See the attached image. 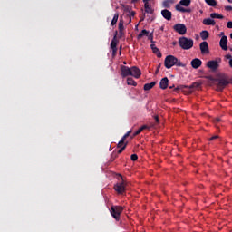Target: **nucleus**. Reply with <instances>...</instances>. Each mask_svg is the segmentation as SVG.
Segmentation results:
<instances>
[{"instance_id":"obj_1","label":"nucleus","mask_w":232,"mask_h":232,"mask_svg":"<svg viewBox=\"0 0 232 232\" xmlns=\"http://www.w3.org/2000/svg\"><path fill=\"white\" fill-rule=\"evenodd\" d=\"M165 68H173V66H184L182 62L179 61V59L173 55H169L165 58Z\"/></svg>"},{"instance_id":"obj_2","label":"nucleus","mask_w":232,"mask_h":232,"mask_svg":"<svg viewBox=\"0 0 232 232\" xmlns=\"http://www.w3.org/2000/svg\"><path fill=\"white\" fill-rule=\"evenodd\" d=\"M179 44L182 50H191V48H193V39L181 37L179 40Z\"/></svg>"},{"instance_id":"obj_3","label":"nucleus","mask_w":232,"mask_h":232,"mask_svg":"<svg viewBox=\"0 0 232 232\" xmlns=\"http://www.w3.org/2000/svg\"><path fill=\"white\" fill-rule=\"evenodd\" d=\"M124 208L121 206H111V214L115 220H121V213H122Z\"/></svg>"},{"instance_id":"obj_4","label":"nucleus","mask_w":232,"mask_h":232,"mask_svg":"<svg viewBox=\"0 0 232 232\" xmlns=\"http://www.w3.org/2000/svg\"><path fill=\"white\" fill-rule=\"evenodd\" d=\"M121 180L114 185V189L119 195H122L126 191V181L122 179V176H121Z\"/></svg>"},{"instance_id":"obj_5","label":"nucleus","mask_w":232,"mask_h":232,"mask_svg":"<svg viewBox=\"0 0 232 232\" xmlns=\"http://www.w3.org/2000/svg\"><path fill=\"white\" fill-rule=\"evenodd\" d=\"M173 28H174L175 32L179 34V35H185V34L188 32V28L186 27V25L184 24H177L174 25Z\"/></svg>"},{"instance_id":"obj_6","label":"nucleus","mask_w":232,"mask_h":232,"mask_svg":"<svg viewBox=\"0 0 232 232\" xmlns=\"http://www.w3.org/2000/svg\"><path fill=\"white\" fill-rule=\"evenodd\" d=\"M218 63H220V59L219 61H217V60L208 61L207 63V67L209 68L210 70H213V72H215L216 70H218Z\"/></svg>"},{"instance_id":"obj_7","label":"nucleus","mask_w":232,"mask_h":232,"mask_svg":"<svg viewBox=\"0 0 232 232\" xmlns=\"http://www.w3.org/2000/svg\"><path fill=\"white\" fill-rule=\"evenodd\" d=\"M219 46L224 52H227V36L223 35L219 41Z\"/></svg>"},{"instance_id":"obj_8","label":"nucleus","mask_w":232,"mask_h":232,"mask_svg":"<svg viewBox=\"0 0 232 232\" xmlns=\"http://www.w3.org/2000/svg\"><path fill=\"white\" fill-rule=\"evenodd\" d=\"M141 72H140V69L138 67H130V76L131 77H135V79H139V77H140Z\"/></svg>"},{"instance_id":"obj_9","label":"nucleus","mask_w":232,"mask_h":232,"mask_svg":"<svg viewBox=\"0 0 232 232\" xmlns=\"http://www.w3.org/2000/svg\"><path fill=\"white\" fill-rule=\"evenodd\" d=\"M117 44H119V40H117V36H114L111 43V48L112 50V55L117 54Z\"/></svg>"},{"instance_id":"obj_10","label":"nucleus","mask_w":232,"mask_h":232,"mask_svg":"<svg viewBox=\"0 0 232 232\" xmlns=\"http://www.w3.org/2000/svg\"><path fill=\"white\" fill-rule=\"evenodd\" d=\"M190 64L192 68H194V70H198V68H200L202 66V60L195 58L191 61Z\"/></svg>"},{"instance_id":"obj_11","label":"nucleus","mask_w":232,"mask_h":232,"mask_svg":"<svg viewBox=\"0 0 232 232\" xmlns=\"http://www.w3.org/2000/svg\"><path fill=\"white\" fill-rule=\"evenodd\" d=\"M121 72L122 77H128L130 75L131 76V68L128 66H121Z\"/></svg>"},{"instance_id":"obj_12","label":"nucleus","mask_w":232,"mask_h":232,"mask_svg":"<svg viewBox=\"0 0 232 232\" xmlns=\"http://www.w3.org/2000/svg\"><path fill=\"white\" fill-rule=\"evenodd\" d=\"M200 52L203 54L209 53V46L208 45V42H202L199 45Z\"/></svg>"},{"instance_id":"obj_13","label":"nucleus","mask_w":232,"mask_h":232,"mask_svg":"<svg viewBox=\"0 0 232 232\" xmlns=\"http://www.w3.org/2000/svg\"><path fill=\"white\" fill-rule=\"evenodd\" d=\"M229 84V82L226 79H221L219 80V82L218 84V90L219 92H222L223 88H226V86H227Z\"/></svg>"},{"instance_id":"obj_14","label":"nucleus","mask_w":232,"mask_h":232,"mask_svg":"<svg viewBox=\"0 0 232 232\" xmlns=\"http://www.w3.org/2000/svg\"><path fill=\"white\" fill-rule=\"evenodd\" d=\"M169 83V80L168 79V77H164L160 82V87L161 88V90H166V88H168Z\"/></svg>"},{"instance_id":"obj_15","label":"nucleus","mask_w":232,"mask_h":232,"mask_svg":"<svg viewBox=\"0 0 232 232\" xmlns=\"http://www.w3.org/2000/svg\"><path fill=\"white\" fill-rule=\"evenodd\" d=\"M161 15L166 19L167 21H171V12L168 9H164L161 11Z\"/></svg>"},{"instance_id":"obj_16","label":"nucleus","mask_w":232,"mask_h":232,"mask_svg":"<svg viewBox=\"0 0 232 232\" xmlns=\"http://www.w3.org/2000/svg\"><path fill=\"white\" fill-rule=\"evenodd\" d=\"M203 24H205V26H215L216 23L215 20L211 18H205L203 20Z\"/></svg>"},{"instance_id":"obj_17","label":"nucleus","mask_w":232,"mask_h":232,"mask_svg":"<svg viewBox=\"0 0 232 232\" xmlns=\"http://www.w3.org/2000/svg\"><path fill=\"white\" fill-rule=\"evenodd\" d=\"M150 48H151L153 53L157 54V57H162V53H160V50H159V48H157V45L152 44H150Z\"/></svg>"},{"instance_id":"obj_18","label":"nucleus","mask_w":232,"mask_h":232,"mask_svg":"<svg viewBox=\"0 0 232 232\" xmlns=\"http://www.w3.org/2000/svg\"><path fill=\"white\" fill-rule=\"evenodd\" d=\"M150 35V31L143 29L139 34L138 39H142L143 37H148Z\"/></svg>"},{"instance_id":"obj_19","label":"nucleus","mask_w":232,"mask_h":232,"mask_svg":"<svg viewBox=\"0 0 232 232\" xmlns=\"http://www.w3.org/2000/svg\"><path fill=\"white\" fill-rule=\"evenodd\" d=\"M175 3L173 0H165L163 1L164 8H171V5Z\"/></svg>"},{"instance_id":"obj_20","label":"nucleus","mask_w":232,"mask_h":232,"mask_svg":"<svg viewBox=\"0 0 232 232\" xmlns=\"http://www.w3.org/2000/svg\"><path fill=\"white\" fill-rule=\"evenodd\" d=\"M146 14H153V8L150 5V3L144 4Z\"/></svg>"},{"instance_id":"obj_21","label":"nucleus","mask_w":232,"mask_h":232,"mask_svg":"<svg viewBox=\"0 0 232 232\" xmlns=\"http://www.w3.org/2000/svg\"><path fill=\"white\" fill-rule=\"evenodd\" d=\"M155 84H157L156 82H151L150 83H146L143 88L146 92H148L149 90H151V88H153Z\"/></svg>"},{"instance_id":"obj_22","label":"nucleus","mask_w":232,"mask_h":232,"mask_svg":"<svg viewBox=\"0 0 232 232\" xmlns=\"http://www.w3.org/2000/svg\"><path fill=\"white\" fill-rule=\"evenodd\" d=\"M144 130H148V126L147 125H143L141 126L137 131L136 133H134V137H137V135H140V133H142V131H144Z\"/></svg>"},{"instance_id":"obj_23","label":"nucleus","mask_w":232,"mask_h":232,"mask_svg":"<svg viewBox=\"0 0 232 232\" xmlns=\"http://www.w3.org/2000/svg\"><path fill=\"white\" fill-rule=\"evenodd\" d=\"M119 32L120 34H122V32H124V20L121 19L119 22Z\"/></svg>"},{"instance_id":"obj_24","label":"nucleus","mask_w":232,"mask_h":232,"mask_svg":"<svg viewBox=\"0 0 232 232\" xmlns=\"http://www.w3.org/2000/svg\"><path fill=\"white\" fill-rule=\"evenodd\" d=\"M200 37L203 41H206V39H208V37H209V32L208 31H202L200 33Z\"/></svg>"},{"instance_id":"obj_25","label":"nucleus","mask_w":232,"mask_h":232,"mask_svg":"<svg viewBox=\"0 0 232 232\" xmlns=\"http://www.w3.org/2000/svg\"><path fill=\"white\" fill-rule=\"evenodd\" d=\"M211 19H224V15L218 14L217 13L210 14Z\"/></svg>"},{"instance_id":"obj_26","label":"nucleus","mask_w":232,"mask_h":232,"mask_svg":"<svg viewBox=\"0 0 232 232\" xmlns=\"http://www.w3.org/2000/svg\"><path fill=\"white\" fill-rule=\"evenodd\" d=\"M117 21H119V14L116 13L111 20V25L115 26L117 24Z\"/></svg>"},{"instance_id":"obj_27","label":"nucleus","mask_w":232,"mask_h":232,"mask_svg":"<svg viewBox=\"0 0 232 232\" xmlns=\"http://www.w3.org/2000/svg\"><path fill=\"white\" fill-rule=\"evenodd\" d=\"M117 146L118 148H126V146H128V143L125 142V140L121 138Z\"/></svg>"},{"instance_id":"obj_28","label":"nucleus","mask_w":232,"mask_h":232,"mask_svg":"<svg viewBox=\"0 0 232 232\" xmlns=\"http://www.w3.org/2000/svg\"><path fill=\"white\" fill-rule=\"evenodd\" d=\"M127 84L129 86H137V82H135V80H133V78H128Z\"/></svg>"},{"instance_id":"obj_29","label":"nucleus","mask_w":232,"mask_h":232,"mask_svg":"<svg viewBox=\"0 0 232 232\" xmlns=\"http://www.w3.org/2000/svg\"><path fill=\"white\" fill-rule=\"evenodd\" d=\"M176 10H178V12H189V10H186V8L182 7L180 4L176 5Z\"/></svg>"},{"instance_id":"obj_30","label":"nucleus","mask_w":232,"mask_h":232,"mask_svg":"<svg viewBox=\"0 0 232 232\" xmlns=\"http://www.w3.org/2000/svg\"><path fill=\"white\" fill-rule=\"evenodd\" d=\"M179 5L182 6H189V5H191V0H181Z\"/></svg>"},{"instance_id":"obj_31","label":"nucleus","mask_w":232,"mask_h":232,"mask_svg":"<svg viewBox=\"0 0 232 232\" xmlns=\"http://www.w3.org/2000/svg\"><path fill=\"white\" fill-rule=\"evenodd\" d=\"M205 3H207L208 6H215L217 5V1L215 0H205Z\"/></svg>"},{"instance_id":"obj_32","label":"nucleus","mask_w":232,"mask_h":232,"mask_svg":"<svg viewBox=\"0 0 232 232\" xmlns=\"http://www.w3.org/2000/svg\"><path fill=\"white\" fill-rule=\"evenodd\" d=\"M198 86H200V83L194 82L190 86H186V88H189V90H193V88H198Z\"/></svg>"},{"instance_id":"obj_33","label":"nucleus","mask_w":232,"mask_h":232,"mask_svg":"<svg viewBox=\"0 0 232 232\" xmlns=\"http://www.w3.org/2000/svg\"><path fill=\"white\" fill-rule=\"evenodd\" d=\"M130 134L131 130H129L121 139H123V140H126V139H128V137H130Z\"/></svg>"},{"instance_id":"obj_34","label":"nucleus","mask_w":232,"mask_h":232,"mask_svg":"<svg viewBox=\"0 0 232 232\" xmlns=\"http://www.w3.org/2000/svg\"><path fill=\"white\" fill-rule=\"evenodd\" d=\"M130 134L131 130H129L121 139H123V140H126V139H128V137H130Z\"/></svg>"},{"instance_id":"obj_35","label":"nucleus","mask_w":232,"mask_h":232,"mask_svg":"<svg viewBox=\"0 0 232 232\" xmlns=\"http://www.w3.org/2000/svg\"><path fill=\"white\" fill-rule=\"evenodd\" d=\"M147 37L149 41H151V43H153V33L149 34Z\"/></svg>"},{"instance_id":"obj_36","label":"nucleus","mask_w":232,"mask_h":232,"mask_svg":"<svg viewBox=\"0 0 232 232\" xmlns=\"http://www.w3.org/2000/svg\"><path fill=\"white\" fill-rule=\"evenodd\" d=\"M130 159H131V160L135 161V160H137V159H139V156H137V154H132L130 156Z\"/></svg>"},{"instance_id":"obj_37","label":"nucleus","mask_w":232,"mask_h":232,"mask_svg":"<svg viewBox=\"0 0 232 232\" xmlns=\"http://www.w3.org/2000/svg\"><path fill=\"white\" fill-rule=\"evenodd\" d=\"M225 10L227 12H232V6L231 5H227V6H225Z\"/></svg>"},{"instance_id":"obj_38","label":"nucleus","mask_w":232,"mask_h":232,"mask_svg":"<svg viewBox=\"0 0 232 232\" xmlns=\"http://www.w3.org/2000/svg\"><path fill=\"white\" fill-rule=\"evenodd\" d=\"M126 150V147H120V150H118V153H122Z\"/></svg>"},{"instance_id":"obj_39","label":"nucleus","mask_w":232,"mask_h":232,"mask_svg":"<svg viewBox=\"0 0 232 232\" xmlns=\"http://www.w3.org/2000/svg\"><path fill=\"white\" fill-rule=\"evenodd\" d=\"M227 28H232V22H227Z\"/></svg>"},{"instance_id":"obj_40","label":"nucleus","mask_w":232,"mask_h":232,"mask_svg":"<svg viewBox=\"0 0 232 232\" xmlns=\"http://www.w3.org/2000/svg\"><path fill=\"white\" fill-rule=\"evenodd\" d=\"M215 139H218V135L213 136V137H211V138L209 139V140H215Z\"/></svg>"},{"instance_id":"obj_41","label":"nucleus","mask_w":232,"mask_h":232,"mask_svg":"<svg viewBox=\"0 0 232 232\" xmlns=\"http://www.w3.org/2000/svg\"><path fill=\"white\" fill-rule=\"evenodd\" d=\"M226 59H229V61H231V59H232V58H231V54H227V55H226Z\"/></svg>"},{"instance_id":"obj_42","label":"nucleus","mask_w":232,"mask_h":232,"mask_svg":"<svg viewBox=\"0 0 232 232\" xmlns=\"http://www.w3.org/2000/svg\"><path fill=\"white\" fill-rule=\"evenodd\" d=\"M130 15H131L132 17H135V12H134V11L130 12Z\"/></svg>"},{"instance_id":"obj_43","label":"nucleus","mask_w":232,"mask_h":232,"mask_svg":"<svg viewBox=\"0 0 232 232\" xmlns=\"http://www.w3.org/2000/svg\"><path fill=\"white\" fill-rule=\"evenodd\" d=\"M214 122H220V119H219V118H216V119L214 120Z\"/></svg>"},{"instance_id":"obj_44","label":"nucleus","mask_w":232,"mask_h":232,"mask_svg":"<svg viewBox=\"0 0 232 232\" xmlns=\"http://www.w3.org/2000/svg\"><path fill=\"white\" fill-rule=\"evenodd\" d=\"M228 64H229L230 68H232V59L229 60Z\"/></svg>"},{"instance_id":"obj_45","label":"nucleus","mask_w":232,"mask_h":232,"mask_svg":"<svg viewBox=\"0 0 232 232\" xmlns=\"http://www.w3.org/2000/svg\"><path fill=\"white\" fill-rule=\"evenodd\" d=\"M155 121H156V122H159V117L158 116L155 117Z\"/></svg>"},{"instance_id":"obj_46","label":"nucleus","mask_w":232,"mask_h":232,"mask_svg":"<svg viewBox=\"0 0 232 232\" xmlns=\"http://www.w3.org/2000/svg\"><path fill=\"white\" fill-rule=\"evenodd\" d=\"M149 1H150V0H143V2L145 3V5H146V3H149Z\"/></svg>"},{"instance_id":"obj_47","label":"nucleus","mask_w":232,"mask_h":232,"mask_svg":"<svg viewBox=\"0 0 232 232\" xmlns=\"http://www.w3.org/2000/svg\"><path fill=\"white\" fill-rule=\"evenodd\" d=\"M228 1V3H232V0H227Z\"/></svg>"},{"instance_id":"obj_48","label":"nucleus","mask_w":232,"mask_h":232,"mask_svg":"<svg viewBox=\"0 0 232 232\" xmlns=\"http://www.w3.org/2000/svg\"><path fill=\"white\" fill-rule=\"evenodd\" d=\"M230 38L232 39V33L230 34Z\"/></svg>"},{"instance_id":"obj_49","label":"nucleus","mask_w":232,"mask_h":232,"mask_svg":"<svg viewBox=\"0 0 232 232\" xmlns=\"http://www.w3.org/2000/svg\"><path fill=\"white\" fill-rule=\"evenodd\" d=\"M130 23H131V18H130Z\"/></svg>"}]
</instances>
